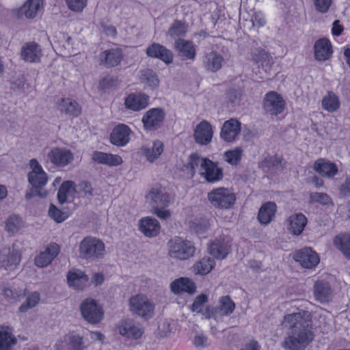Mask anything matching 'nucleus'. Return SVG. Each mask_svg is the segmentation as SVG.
Wrapping results in <instances>:
<instances>
[{
	"label": "nucleus",
	"instance_id": "f257e3e1",
	"mask_svg": "<svg viewBox=\"0 0 350 350\" xmlns=\"http://www.w3.org/2000/svg\"><path fill=\"white\" fill-rule=\"evenodd\" d=\"M304 311L287 314L284 323L288 325L290 331L285 338L283 347L289 350H304L313 340L309 323L304 317Z\"/></svg>",
	"mask_w": 350,
	"mask_h": 350
},
{
	"label": "nucleus",
	"instance_id": "f03ea898",
	"mask_svg": "<svg viewBox=\"0 0 350 350\" xmlns=\"http://www.w3.org/2000/svg\"><path fill=\"white\" fill-rule=\"evenodd\" d=\"M146 197L154 215L163 220L170 217L171 212L167 208L173 202V198L164 188L161 186L152 187Z\"/></svg>",
	"mask_w": 350,
	"mask_h": 350
},
{
	"label": "nucleus",
	"instance_id": "7ed1b4c3",
	"mask_svg": "<svg viewBox=\"0 0 350 350\" xmlns=\"http://www.w3.org/2000/svg\"><path fill=\"white\" fill-rule=\"evenodd\" d=\"M29 165L31 171L28 174V181L31 185V188L26 192L25 198L27 200H30L34 196L45 198L47 196V192L43 190L42 187L47 183V174L37 159H31Z\"/></svg>",
	"mask_w": 350,
	"mask_h": 350
},
{
	"label": "nucleus",
	"instance_id": "20e7f679",
	"mask_svg": "<svg viewBox=\"0 0 350 350\" xmlns=\"http://www.w3.org/2000/svg\"><path fill=\"white\" fill-rule=\"evenodd\" d=\"M129 310L132 314L148 321L154 315L155 304L144 294L131 297L129 301Z\"/></svg>",
	"mask_w": 350,
	"mask_h": 350
},
{
	"label": "nucleus",
	"instance_id": "39448f33",
	"mask_svg": "<svg viewBox=\"0 0 350 350\" xmlns=\"http://www.w3.org/2000/svg\"><path fill=\"white\" fill-rule=\"evenodd\" d=\"M168 254L174 259L185 260L194 255L196 247L193 244L181 237H175L167 243Z\"/></svg>",
	"mask_w": 350,
	"mask_h": 350
},
{
	"label": "nucleus",
	"instance_id": "423d86ee",
	"mask_svg": "<svg viewBox=\"0 0 350 350\" xmlns=\"http://www.w3.org/2000/svg\"><path fill=\"white\" fill-rule=\"evenodd\" d=\"M105 250L104 243L92 237H85L79 244L80 256L87 260L103 257Z\"/></svg>",
	"mask_w": 350,
	"mask_h": 350
},
{
	"label": "nucleus",
	"instance_id": "0eeeda50",
	"mask_svg": "<svg viewBox=\"0 0 350 350\" xmlns=\"http://www.w3.org/2000/svg\"><path fill=\"white\" fill-rule=\"evenodd\" d=\"M207 198L213 206L217 208L228 209L235 203V194L225 187H218L208 193Z\"/></svg>",
	"mask_w": 350,
	"mask_h": 350
},
{
	"label": "nucleus",
	"instance_id": "6e6552de",
	"mask_svg": "<svg viewBox=\"0 0 350 350\" xmlns=\"http://www.w3.org/2000/svg\"><path fill=\"white\" fill-rule=\"evenodd\" d=\"M80 311L83 319L92 324L99 323L103 317L101 307L92 299H86L81 304Z\"/></svg>",
	"mask_w": 350,
	"mask_h": 350
},
{
	"label": "nucleus",
	"instance_id": "1a4fd4ad",
	"mask_svg": "<svg viewBox=\"0 0 350 350\" xmlns=\"http://www.w3.org/2000/svg\"><path fill=\"white\" fill-rule=\"evenodd\" d=\"M230 239L224 234L216 237L208 245L210 254L219 260L226 258L230 252Z\"/></svg>",
	"mask_w": 350,
	"mask_h": 350
},
{
	"label": "nucleus",
	"instance_id": "9d476101",
	"mask_svg": "<svg viewBox=\"0 0 350 350\" xmlns=\"http://www.w3.org/2000/svg\"><path fill=\"white\" fill-rule=\"evenodd\" d=\"M165 113L161 108H152L148 110L143 116L142 122L146 131H155L163 124Z\"/></svg>",
	"mask_w": 350,
	"mask_h": 350
},
{
	"label": "nucleus",
	"instance_id": "9b49d317",
	"mask_svg": "<svg viewBox=\"0 0 350 350\" xmlns=\"http://www.w3.org/2000/svg\"><path fill=\"white\" fill-rule=\"evenodd\" d=\"M200 174L208 183H211L218 182L224 177L223 169L217 163L208 158L204 159L202 163V172H200Z\"/></svg>",
	"mask_w": 350,
	"mask_h": 350
},
{
	"label": "nucleus",
	"instance_id": "f8f14e48",
	"mask_svg": "<svg viewBox=\"0 0 350 350\" xmlns=\"http://www.w3.org/2000/svg\"><path fill=\"white\" fill-rule=\"evenodd\" d=\"M285 107V100L278 93L271 91L267 93L263 99V108L271 115L277 116L282 113Z\"/></svg>",
	"mask_w": 350,
	"mask_h": 350
},
{
	"label": "nucleus",
	"instance_id": "ddd939ff",
	"mask_svg": "<svg viewBox=\"0 0 350 350\" xmlns=\"http://www.w3.org/2000/svg\"><path fill=\"white\" fill-rule=\"evenodd\" d=\"M21 262V253L15 247H3L0 251V267L13 270Z\"/></svg>",
	"mask_w": 350,
	"mask_h": 350
},
{
	"label": "nucleus",
	"instance_id": "4468645a",
	"mask_svg": "<svg viewBox=\"0 0 350 350\" xmlns=\"http://www.w3.org/2000/svg\"><path fill=\"white\" fill-rule=\"evenodd\" d=\"M174 49L181 60H195L196 46L192 41L183 38H176L174 43Z\"/></svg>",
	"mask_w": 350,
	"mask_h": 350
},
{
	"label": "nucleus",
	"instance_id": "2eb2a0df",
	"mask_svg": "<svg viewBox=\"0 0 350 350\" xmlns=\"http://www.w3.org/2000/svg\"><path fill=\"white\" fill-rule=\"evenodd\" d=\"M50 161L56 166L65 167L74 159L72 152L66 148L54 147L48 153Z\"/></svg>",
	"mask_w": 350,
	"mask_h": 350
},
{
	"label": "nucleus",
	"instance_id": "dca6fc26",
	"mask_svg": "<svg viewBox=\"0 0 350 350\" xmlns=\"http://www.w3.org/2000/svg\"><path fill=\"white\" fill-rule=\"evenodd\" d=\"M146 53L148 57L159 59L166 64H172L174 60L172 51L159 43L154 42L149 45L146 48Z\"/></svg>",
	"mask_w": 350,
	"mask_h": 350
},
{
	"label": "nucleus",
	"instance_id": "f3484780",
	"mask_svg": "<svg viewBox=\"0 0 350 350\" xmlns=\"http://www.w3.org/2000/svg\"><path fill=\"white\" fill-rule=\"evenodd\" d=\"M295 260L299 262L301 266L306 269H312L319 262L317 254L310 248L306 247L297 251L294 256Z\"/></svg>",
	"mask_w": 350,
	"mask_h": 350
},
{
	"label": "nucleus",
	"instance_id": "a211bd4d",
	"mask_svg": "<svg viewBox=\"0 0 350 350\" xmlns=\"http://www.w3.org/2000/svg\"><path fill=\"white\" fill-rule=\"evenodd\" d=\"M224 58L218 52L212 51L206 53L202 57V66L204 68L211 72L219 70L224 64Z\"/></svg>",
	"mask_w": 350,
	"mask_h": 350
},
{
	"label": "nucleus",
	"instance_id": "6ab92c4d",
	"mask_svg": "<svg viewBox=\"0 0 350 350\" xmlns=\"http://www.w3.org/2000/svg\"><path fill=\"white\" fill-rule=\"evenodd\" d=\"M241 129V122L236 119L231 118L224 122L221 127L220 137L226 142H233L239 135Z\"/></svg>",
	"mask_w": 350,
	"mask_h": 350
},
{
	"label": "nucleus",
	"instance_id": "aec40b11",
	"mask_svg": "<svg viewBox=\"0 0 350 350\" xmlns=\"http://www.w3.org/2000/svg\"><path fill=\"white\" fill-rule=\"evenodd\" d=\"M314 170L321 176L332 178L338 172V166L326 159H319L313 164Z\"/></svg>",
	"mask_w": 350,
	"mask_h": 350
},
{
	"label": "nucleus",
	"instance_id": "412c9836",
	"mask_svg": "<svg viewBox=\"0 0 350 350\" xmlns=\"http://www.w3.org/2000/svg\"><path fill=\"white\" fill-rule=\"evenodd\" d=\"M213 135L212 126L206 120L201 121L194 131L196 142L200 145L208 144L212 140Z\"/></svg>",
	"mask_w": 350,
	"mask_h": 350
},
{
	"label": "nucleus",
	"instance_id": "4be33fe9",
	"mask_svg": "<svg viewBox=\"0 0 350 350\" xmlns=\"http://www.w3.org/2000/svg\"><path fill=\"white\" fill-rule=\"evenodd\" d=\"M131 131L130 128L124 124L117 125L110 135V142L117 146H124L130 140Z\"/></svg>",
	"mask_w": 350,
	"mask_h": 350
},
{
	"label": "nucleus",
	"instance_id": "5701e85b",
	"mask_svg": "<svg viewBox=\"0 0 350 350\" xmlns=\"http://www.w3.org/2000/svg\"><path fill=\"white\" fill-rule=\"evenodd\" d=\"M119 332L124 336L137 340L143 334V329L140 323L129 319L122 321Z\"/></svg>",
	"mask_w": 350,
	"mask_h": 350
},
{
	"label": "nucleus",
	"instance_id": "b1692460",
	"mask_svg": "<svg viewBox=\"0 0 350 350\" xmlns=\"http://www.w3.org/2000/svg\"><path fill=\"white\" fill-rule=\"evenodd\" d=\"M149 96L144 93H131L124 100L125 107L133 111H139L148 105Z\"/></svg>",
	"mask_w": 350,
	"mask_h": 350
},
{
	"label": "nucleus",
	"instance_id": "393cba45",
	"mask_svg": "<svg viewBox=\"0 0 350 350\" xmlns=\"http://www.w3.org/2000/svg\"><path fill=\"white\" fill-rule=\"evenodd\" d=\"M21 55L27 62L38 63L42 56V49L40 45L34 42L25 43L22 47Z\"/></svg>",
	"mask_w": 350,
	"mask_h": 350
},
{
	"label": "nucleus",
	"instance_id": "a878e982",
	"mask_svg": "<svg viewBox=\"0 0 350 350\" xmlns=\"http://www.w3.org/2000/svg\"><path fill=\"white\" fill-rule=\"evenodd\" d=\"M59 252V245L56 243L51 244L44 252L36 256L35 265L38 267H46L58 255Z\"/></svg>",
	"mask_w": 350,
	"mask_h": 350
},
{
	"label": "nucleus",
	"instance_id": "bb28decb",
	"mask_svg": "<svg viewBox=\"0 0 350 350\" xmlns=\"http://www.w3.org/2000/svg\"><path fill=\"white\" fill-rule=\"evenodd\" d=\"M314 57L318 61L328 59L333 53L330 41L327 38H321L315 42L314 46Z\"/></svg>",
	"mask_w": 350,
	"mask_h": 350
},
{
	"label": "nucleus",
	"instance_id": "cd10ccee",
	"mask_svg": "<svg viewBox=\"0 0 350 350\" xmlns=\"http://www.w3.org/2000/svg\"><path fill=\"white\" fill-rule=\"evenodd\" d=\"M122 57V51L119 48L106 50L100 55V64L108 68L114 67L120 64Z\"/></svg>",
	"mask_w": 350,
	"mask_h": 350
},
{
	"label": "nucleus",
	"instance_id": "c85d7f7f",
	"mask_svg": "<svg viewBox=\"0 0 350 350\" xmlns=\"http://www.w3.org/2000/svg\"><path fill=\"white\" fill-rule=\"evenodd\" d=\"M171 291L176 295L183 293L193 294L196 291L195 283L187 278H180L173 281L170 284Z\"/></svg>",
	"mask_w": 350,
	"mask_h": 350
},
{
	"label": "nucleus",
	"instance_id": "c756f323",
	"mask_svg": "<svg viewBox=\"0 0 350 350\" xmlns=\"http://www.w3.org/2000/svg\"><path fill=\"white\" fill-rule=\"evenodd\" d=\"M288 229L294 235H300L306 227L308 219L301 213H295L288 217Z\"/></svg>",
	"mask_w": 350,
	"mask_h": 350
},
{
	"label": "nucleus",
	"instance_id": "7c9ffc66",
	"mask_svg": "<svg viewBox=\"0 0 350 350\" xmlns=\"http://www.w3.org/2000/svg\"><path fill=\"white\" fill-rule=\"evenodd\" d=\"M64 342L68 345L69 350H84L85 348L83 338L79 335H66L64 338V341L58 340L55 347L57 350H62L64 349Z\"/></svg>",
	"mask_w": 350,
	"mask_h": 350
},
{
	"label": "nucleus",
	"instance_id": "2f4dec72",
	"mask_svg": "<svg viewBox=\"0 0 350 350\" xmlns=\"http://www.w3.org/2000/svg\"><path fill=\"white\" fill-rule=\"evenodd\" d=\"M332 290L329 282L318 280L314 285V295L316 299L321 303L327 302L332 297Z\"/></svg>",
	"mask_w": 350,
	"mask_h": 350
},
{
	"label": "nucleus",
	"instance_id": "473e14b6",
	"mask_svg": "<svg viewBox=\"0 0 350 350\" xmlns=\"http://www.w3.org/2000/svg\"><path fill=\"white\" fill-rule=\"evenodd\" d=\"M160 228L159 222L154 218L147 217L140 219L139 229L146 237H153L157 236L159 232Z\"/></svg>",
	"mask_w": 350,
	"mask_h": 350
},
{
	"label": "nucleus",
	"instance_id": "72a5a7b5",
	"mask_svg": "<svg viewBox=\"0 0 350 350\" xmlns=\"http://www.w3.org/2000/svg\"><path fill=\"white\" fill-rule=\"evenodd\" d=\"M88 277L79 269L70 271L67 274V282L75 289H83L88 282Z\"/></svg>",
	"mask_w": 350,
	"mask_h": 350
},
{
	"label": "nucleus",
	"instance_id": "f704fd0d",
	"mask_svg": "<svg viewBox=\"0 0 350 350\" xmlns=\"http://www.w3.org/2000/svg\"><path fill=\"white\" fill-rule=\"evenodd\" d=\"M276 204L273 202L264 203L258 213V219L261 224L267 225L274 218L276 212Z\"/></svg>",
	"mask_w": 350,
	"mask_h": 350
},
{
	"label": "nucleus",
	"instance_id": "c9c22d12",
	"mask_svg": "<svg viewBox=\"0 0 350 350\" xmlns=\"http://www.w3.org/2000/svg\"><path fill=\"white\" fill-rule=\"evenodd\" d=\"M42 0H27L17 11V16L34 18L40 8Z\"/></svg>",
	"mask_w": 350,
	"mask_h": 350
},
{
	"label": "nucleus",
	"instance_id": "e433bc0d",
	"mask_svg": "<svg viewBox=\"0 0 350 350\" xmlns=\"http://www.w3.org/2000/svg\"><path fill=\"white\" fill-rule=\"evenodd\" d=\"M93 161L97 163L109 166H117L122 163V158L117 154H112L103 152L95 151L92 155Z\"/></svg>",
	"mask_w": 350,
	"mask_h": 350
},
{
	"label": "nucleus",
	"instance_id": "4c0bfd02",
	"mask_svg": "<svg viewBox=\"0 0 350 350\" xmlns=\"http://www.w3.org/2000/svg\"><path fill=\"white\" fill-rule=\"evenodd\" d=\"M334 245L344 256L350 260V234L341 233L334 237Z\"/></svg>",
	"mask_w": 350,
	"mask_h": 350
},
{
	"label": "nucleus",
	"instance_id": "58836bf2",
	"mask_svg": "<svg viewBox=\"0 0 350 350\" xmlns=\"http://www.w3.org/2000/svg\"><path fill=\"white\" fill-rule=\"evenodd\" d=\"M163 152V144L159 140L153 142L151 147L142 146L141 148L142 154L146 157V159L152 163L162 154Z\"/></svg>",
	"mask_w": 350,
	"mask_h": 350
},
{
	"label": "nucleus",
	"instance_id": "ea45409f",
	"mask_svg": "<svg viewBox=\"0 0 350 350\" xmlns=\"http://www.w3.org/2000/svg\"><path fill=\"white\" fill-rule=\"evenodd\" d=\"M16 342V338L9 327H0V350H11Z\"/></svg>",
	"mask_w": 350,
	"mask_h": 350
},
{
	"label": "nucleus",
	"instance_id": "a19ab883",
	"mask_svg": "<svg viewBox=\"0 0 350 350\" xmlns=\"http://www.w3.org/2000/svg\"><path fill=\"white\" fill-rule=\"evenodd\" d=\"M59 110L65 113L78 116L81 113V107L79 104L70 98H63L59 105Z\"/></svg>",
	"mask_w": 350,
	"mask_h": 350
},
{
	"label": "nucleus",
	"instance_id": "79ce46f5",
	"mask_svg": "<svg viewBox=\"0 0 350 350\" xmlns=\"http://www.w3.org/2000/svg\"><path fill=\"white\" fill-rule=\"evenodd\" d=\"M187 31V25L184 21L176 20L170 25L167 35L172 38H180L184 37Z\"/></svg>",
	"mask_w": 350,
	"mask_h": 350
},
{
	"label": "nucleus",
	"instance_id": "37998d69",
	"mask_svg": "<svg viewBox=\"0 0 350 350\" xmlns=\"http://www.w3.org/2000/svg\"><path fill=\"white\" fill-rule=\"evenodd\" d=\"M139 79L142 83L146 84L151 88L157 87L159 83V79L157 73L148 68L140 71Z\"/></svg>",
	"mask_w": 350,
	"mask_h": 350
},
{
	"label": "nucleus",
	"instance_id": "c03bdc74",
	"mask_svg": "<svg viewBox=\"0 0 350 350\" xmlns=\"http://www.w3.org/2000/svg\"><path fill=\"white\" fill-rule=\"evenodd\" d=\"M215 266V261L210 257H204L193 265V271L196 274L206 275Z\"/></svg>",
	"mask_w": 350,
	"mask_h": 350
},
{
	"label": "nucleus",
	"instance_id": "a18cd8bd",
	"mask_svg": "<svg viewBox=\"0 0 350 350\" xmlns=\"http://www.w3.org/2000/svg\"><path fill=\"white\" fill-rule=\"evenodd\" d=\"M221 316H228L233 312L235 304L229 296H224L219 299V306L216 308Z\"/></svg>",
	"mask_w": 350,
	"mask_h": 350
},
{
	"label": "nucleus",
	"instance_id": "49530a36",
	"mask_svg": "<svg viewBox=\"0 0 350 350\" xmlns=\"http://www.w3.org/2000/svg\"><path fill=\"white\" fill-rule=\"evenodd\" d=\"M322 107L329 112L336 111L340 107L338 96L332 92H329L322 100Z\"/></svg>",
	"mask_w": 350,
	"mask_h": 350
},
{
	"label": "nucleus",
	"instance_id": "de8ad7c7",
	"mask_svg": "<svg viewBox=\"0 0 350 350\" xmlns=\"http://www.w3.org/2000/svg\"><path fill=\"white\" fill-rule=\"evenodd\" d=\"M252 59L256 64L260 63L262 66L269 65L272 61L270 54L261 48L252 50Z\"/></svg>",
	"mask_w": 350,
	"mask_h": 350
},
{
	"label": "nucleus",
	"instance_id": "09e8293b",
	"mask_svg": "<svg viewBox=\"0 0 350 350\" xmlns=\"http://www.w3.org/2000/svg\"><path fill=\"white\" fill-rule=\"evenodd\" d=\"M209 227L208 221L204 219H196L189 223L190 230L198 235L206 233Z\"/></svg>",
	"mask_w": 350,
	"mask_h": 350
},
{
	"label": "nucleus",
	"instance_id": "8fccbe9b",
	"mask_svg": "<svg viewBox=\"0 0 350 350\" xmlns=\"http://www.w3.org/2000/svg\"><path fill=\"white\" fill-rule=\"evenodd\" d=\"M74 185V182L71 180L64 181L61 185L57 193V200L59 204H63L66 202L67 194L70 192Z\"/></svg>",
	"mask_w": 350,
	"mask_h": 350
},
{
	"label": "nucleus",
	"instance_id": "3c124183",
	"mask_svg": "<svg viewBox=\"0 0 350 350\" xmlns=\"http://www.w3.org/2000/svg\"><path fill=\"white\" fill-rule=\"evenodd\" d=\"M224 160L229 164L235 165L241 161L242 157L241 148L237 147L234 150L224 152Z\"/></svg>",
	"mask_w": 350,
	"mask_h": 350
},
{
	"label": "nucleus",
	"instance_id": "603ef678",
	"mask_svg": "<svg viewBox=\"0 0 350 350\" xmlns=\"http://www.w3.org/2000/svg\"><path fill=\"white\" fill-rule=\"evenodd\" d=\"M21 226L22 220L16 215H12L6 220L5 230L12 234L16 233Z\"/></svg>",
	"mask_w": 350,
	"mask_h": 350
},
{
	"label": "nucleus",
	"instance_id": "864d4df0",
	"mask_svg": "<svg viewBox=\"0 0 350 350\" xmlns=\"http://www.w3.org/2000/svg\"><path fill=\"white\" fill-rule=\"evenodd\" d=\"M39 301L40 294L37 292H33L27 297L25 302L20 306L19 310L21 312H25L29 309L35 307Z\"/></svg>",
	"mask_w": 350,
	"mask_h": 350
},
{
	"label": "nucleus",
	"instance_id": "5fc2aeb1",
	"mask_svg": "<svg viewBox=\"0 0 350 350\" xmlns=\"http://www.w3.org/2000/svg\"><path fill=\"white\" fill-rule=\"evenodd\" d=\"M204 158H201L197 154H192L189 157V162L186 165L187 169L190 170L191 176L193 177L196 174V169L200 166L202 172V163Z\"/></svg>",
	"mask_w": 350,
	"mask_h": 350
},
{
	"label": "nucleus",
	"instance_id": "6e6d98bb",
	"mask_svg": "<svg viewBox=\"0 0 350 350\" xmlns=\"http://www.w3.org/2000/svg\"><path fill=\"white\" fill-rule=\"evenodd\" d=\"M310 203L318 202L323 205L332 203V198L325 193L314 192L310 195Z\"/></svg>",
	"mask_w": 350,
	"mask_h": 350
},
{
	"label": "nucleus",
	"instance_id": "4d7b16f0",
	"mask_svg": "<svg viewBox=\"0 0 350 350\" xmlns=\"http://www.w3.org/2000/svg\"><path fill=\"white\" fill-rule=\"evenodd\" d=\"M49 215L57 223L63 222L68 217V215L66 213L62 212L53 204L50 205Z\"/></svg>",
	"mask_w": 350,
	"mask_h": 350
},
{
	"label": "nucleus",
	"instance_id": "13d9d810",
	"mask_svg": "<svg viewBox=\"0 0 350 350\" xmlns=\"http://www.w3.org/2000/svg\"><path fill=\"white\" fill-rule=\"evenodd\" d=\"M315 10L320 14L328 12L333 0H312Z\"/></svg>",
	"mask_w": 350,
	"mask_h": 350
},
{
	"label": "nucleus",
	"instance_id": "bf43d9fd",
	"mask_svg": "<svg viewBox=\"0 0 350 350\" xmlns=\"http://www.w3.org/2000/svg\"><path fill=\"white\" fill-rule=\"evenodd\" d=\"M208 301V297L204 294L197 296L191 305V309L193 312H202V306Z\"/></svg>",
	"mask_w": 350,
	"mask_h": 350
},
{
	"label": "nucleus",
	"instance_id": "052dcab7",
	"mask_svg": "<svg viewBox=\"0 0 350 350\" xmlns=\"http://www.w3.org/2000/svg\"><path fill=\"white\" fill-rule=\"evenodd\" d=\"M70 10L80 12L85 7L87 0H66Z\"/></svg>",
	"mask_w": 350,
	"mask_h": 350
},
{
	"label": "nucleus",
	"instance_id": "680f3d73",
	"mask_svg": "<svg viewBox=\"0 0 350 350\" xmlns=\"http://www.w3.org/2000/svg\"><path fill=\"white\" fill-rule=\"evenodd\" d=\"M79 191L83 194L84 197L91 199L93 196V189L87 181H82L79 185Z\"/></svg>",
	"mask_w": 350,
	"mask_h": 350
},
{
	"label": "nucleus",
	"instance_id": "e2e57ef3",
	"mask_svg": "<svg viewBox=\"0 0 350 350\" xmlns=\"http://www.w3.org/2000/svg\"><path fill=\"white\" fill-rule=\"evenodd\" d=\"M116 82V79L111 76H107L104 77L100 82H99V88L102 90H106L109 89L113 85H115Z\"/></svg>",
	"mask_w": 350,
	"mask_h": 350
},
{
	"label": "nucleus",
	"instance_id": "0e129e2a",
	"mask_svg": "<svg viewBox=\"0 0 350 350\" xmlns=\"http://www.w3.org/2000/svg\"><path fill=\"white\" fill-rule=\"evenodd\" d=\"M208 339L203 334H198L195 336L193 339V343L196 348L203 349L208 345Z\"/></svg>",
	"mask_w": 350,
	"mask_h": 350
},
{
	"label": "nucleus",
	"instance_id": "69168bd1",
	"mask_svg": "<svg viewBox=\"0 0 350 350\" xmlns=\"http://www.w3.org/2000/svg\"><path fill=\"white\" fill-rule=\"evenodd\" d=\"M339 193L343 197H349L350 196V177H347L344 183L340 185Z\"/></svg>",
	"mask_w": 350,
	"mask_h": 350
},
{
	"label": "nucleus",
	"instance_id": "338daca9",
	"mask_svg": "<svg viewBox=\"0 0 350 350\" xmlns=\"http://www.w3.org/2000/svg\"><path fill=\"white\" fill-rule=\"evenodd\" d=\"M242 92L239 89H230L228 92V98L231 102H235L241 98Z\"/></svg>",
	"mask_w": 350,
	"mask_h": 350
},
{
	"label": "nucleus",
	"instance_id": "774afa93",
	"mask_svg": "<svg viewBox=\"0 0 350 350\" xmlns=\"http://www.w3.org/2000/svg\"><path fill=\"white\" fill-rule=\"evenodd\" d=\"M260 346L256 340H250L245 344L240 350H260Z\"/></svg>",
	"mask_w": 350,
	"mask_h": 350
}]
</instances>
